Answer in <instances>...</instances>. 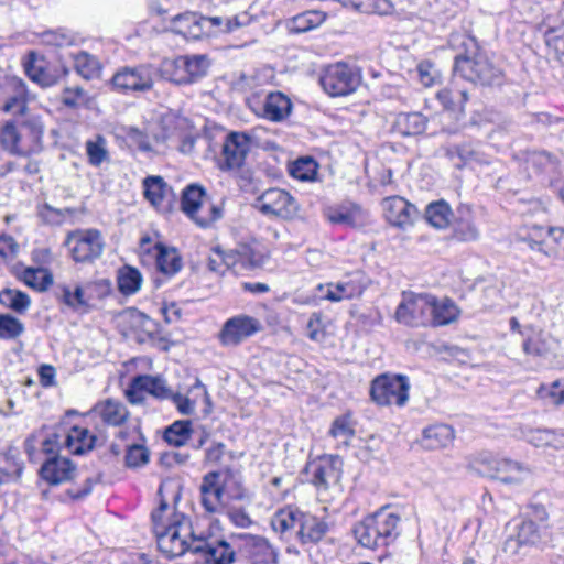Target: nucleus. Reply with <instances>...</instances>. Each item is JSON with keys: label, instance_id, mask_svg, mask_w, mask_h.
Returning a JSON list of instances; mask_svg holds the SVG:
<instances>
[{"label": "nucleus", "instance_id": "1", "mask_svg": "<svg viewBox=\"0 0 564 564\" xmlns=\"http://www.w3.org/2000/svg\"><path fill=\"white\" fill-rule=\"evenodd\" d=\"M164 508L154 514V533L160 552L173 558L183 555L186 551H192L193 535L199 532L192 529L184 514H175L170 527H164L160 518Z\"/></svg>", "mask_w": 564, "mask_h": 564}, {"label": "nucleus", "instance_id": "2", "mask_svg": "<svg viewBox=\"0 0 564 564\" xmlns=\"http://www.w3.org/2000/svg\"><path fill=\"white\" fill-rule=\"evenodd\" d=\"M360 83V69L344 62L325 66L319 75V84L330 97L348 96L357 90Z\"/></svg>", "mask_w": 564, "mask_h": 564}, {"label": "nucleus", "instance_id": "3", "mask_svg": "<svg viewBox=\"0 0 564 564\" xmlns=\"http://www.w3.org/2000/svg\"><path fill=\"white\" fill-rule=\"evenodd\" d=\"M454 72L471 83L481 85L500 84L503 78L501 69L481 53H476L473 56L468 54L457 55Z\"/></svg>", "mask_w": 564, "mask_h": 564}, {"label": "nucleus", "instance_id": "4", "mask_svg": "<svg viewBox=\"0 0 564 564\" xmlns=\"http://www.w3.org/2000/svg\"><path fill=\"white\" fill-rule=\"evenodd\" d=\"M65 246L75 262L93 263L102 254L105 240L98 229H76L67 234Z\"/></svg>", "mask_w": 564, "mask_h": 564}, {"label": "nucleus", "instance_id": "5", "mask_svg": "<svg viewBox=\"0 0 564 564\" xmlns=\"http://www.w3.org/2000/svg\"><path fill=\"white\" fill-rule=\"evenodd\" d=\"M246 102L257 117L272 122L283 121L292 110L290 98L280 91H256L247 97Z\"/></svg>", "mask_w": 564, "mask_h": 564}, {"label": "nucleus", "instance_id": "6", "mask_svg": "<svg viewBox=\"0 0 564 564\" xmlns=\"http://www.w3.org/2000/svg\"><path fill=\"white\" fill-rule=\"evenodd\" d=\"M410 384L401 375H380L371 382V399L379 405L403 406L409 400Z\"/></svg>", "mask_w": 564, "mask_h": 564}, {"label": "nucleus", "instance_id": "7", "mask_svg": "<svg viewBox=\"0 0 564 564\" xmlns=\"http://www.w3.org/2000/svg\"><path fill=\"white\" fill-rule=\"evenodd\" d=\"M182 210L199 227H208L221 217V209L206 202V193L202 186L189 185L183 191Z\"/></svg>", "mask_w": 564, "mask_h": 564}, {"label": "nucleus", "instance_id": "8", "mask_svg": "<svg viewBox=\"0 0 564 564\" xmlns=\"http://www.w3.org/2000/svg\"><path fill=\"white\" fill-rule=\"evenodd\" d=\"M432 294L402 292L395 310V319L403 325L419 327L431 323Z\"/></svg>", "mask_w": 564, "mask_h": 564}, {"label": "nucleus", "instance_id": "9", "mask_svg": "<svg viewBox=\"0 0 564 564\" xmlns=\"http://www.w3.org/2000/svg\"><path fill=\"white\" fill-rule=\"evenodd\" d=\"M192 552L203 554L208 564H231L236 556L231 545L212 529L193 535Z\"/></svg>", "mask_w": 564, "mask_h": 564}, {"label": "nucleus", "instance_id": "10", "mask_svg": "<svg viewBox=\"0 0 564 564\" xmlns=\"http://www.w3.org/2000/svg\"><path fill=\"white\" fill-rule=\"evenodd\" d=\"M155 69L150 64L120 68L111 79L116 90L122 94L144 93L153 88Z\"/></svg>", "mask_w": 564, "mask_h": 564}, {"label": "nucleus", "instance_id": "11", "mask_svg": "<svg viewBox=\"0 0 564 564\" xmlns=\"http://www.w3.org/2000/svg\"><path fill=\"white\" fill-rule=\"evenodd\" d=\"M223 25V18H207L195 12L178 14L172 21V30L185 39L199 40L216 36V28Z\"/></svg>", "mask_w": 564, "mask_h": 564}, {"label": "nucleus", "instance_id": "12", "mask_svg": "<svg viewBox=\"0 0 564 564\" xmlns=\"http://www.w3.org/2000/svg\"><path fill=\"white\" fill-rule=\"evenodd\" d=\"M262 329L261 322L252 316L240 314L227 319L218 334L225 347H236Z\"/></svg>", "mask_w": 564, "mask_h": 564}, {"label": "nucleus", "instance_id": "13", "mask_svg": "<svg viewBox=\"0 0 564 564\" xmlns=\"http://www.w3.org/2000/svg\"><path fill=\"white\" fill-rule=\"evenodd\" d=\"M256 207L267 216L292 218L297 212L295 199L281 188H269L256 200Z\"/></svg>", "mask_w": 564, "mask_h": 564}, {"label": "nucleus", "instance_id": "14", "mask_svg": "<svg viewBox=\"0 0 564 564\" xmlns=\"http://www.w3.org/2000/svg\"><path fill=\"white\" fill-rule=\"evenodd\" d=\"M251 149V138L245 132H230L221 149L219 169L221 171H238L246 161Z\"/></svg>", "mask_w": 564, "mask_h": 564}, {"label": "nucleus", "instance_id": "15", "mask_svg": "<svg viewBox=\"0 0 564 564\" xmlns=\"http://www.w3.org/2000/svg\"><path fill=\"white\" fill-rule=\"evenodd\" d=\"M0 99L3 100L2 110L12 115H23L29 101V91L25 83L15 76L2 77L0 85Z\"/></svg>", "mask_w": 564, "mask_h": 564}, {"label": "nucleus", "instance_id": "16", "mask_svg": "<svg viewBox=\"0 0 564 564\" xmlns=\"http://www.w3.org/2000/svg\"><path fill=\"white\" fill-rule=\"evenodd\" d=\"M170 399L175 404L177 411L183 415H192L199 402H203L205 405L203 409L205 415H208L212 412L213 405L210 397L206 387L198 379L191 387L186 395L173 393L171 391Z\"/></svg>", "mask_w": 564, "mask_h": 564}, {"label": "nucleus", "instance_id": "17", "mask_svg": "<svg viewBox=\"0 0 564 564\" xmlns=\"http://www.w3.org/2000/svg\"><path fill=\"white\" fill-rule=\"evenodd\" d=\"M382 208L387 221L399 228L412 225L417 214L416 207L400 196L384 198Z\"/></svg>", "mask_w": 564, "mask_h": 564}, {"label": "nucleus", "instance_id": "18", "mask_svg": "<svg viewBox=\"0 0 564 564\" xmlns=\"http://www.w3.org/2000/svg\"><path fill=\"white\" fill-rule=\"evenodd\" d=\"M443 151L447 160L457 169H462L465 165L473 163H488V160L480 151L479 145L473 142L447 145L443 148Z\"/></svg>", "mask_w": 564, "mask_h": 564}, {"label": "nucleus", "instance_id": "19", "mask_svg": "<svg viewBox=\"0 0 564 564\" xmlns=\"http://www.w3.org/2000/svg\"><path fill=\"white\" fill-rule=\"evenodd\" d=\"M340 460L337 457L322 458L312 465V482L318 489L337 485L341 478Z\"/></svg>", "mask_w": 564, "mask_h": 564}, {"label": "nucleus", "instance_id": "20", "mask_svg": "<svg viewBox=\"0 0 564 564\" xmlns=\"http://www.w3.org/2000/svg\"><path fill=\"white\" fill-rule=\"evenodd\" d=\"M382 546L391 544L400 534V517L383 508L370 516Z\"/></svg>", "mask_w": 564, "mask_h": 564}, {"label": "nucleus", "instance_id": "21", "mask_svg": "<svg viewBox=\"0 0 564 564\" xmlns=\"http://www.w3.org/2000/svg\"><path fill=\"white\" fill-rule=\"evenodd\" d=\"M219 478L218 471H210L203 477L200 485L202 505L209 513L218 512L223 507L224 488Z\"/></svg>", "mask_w": 564, "mask_h": 564}, {"label": "nucleus", "instance_id": "22", "mask_svg": "<svg viewBox=\"0 0 564 564\" xmlns=\"http://www.w3.org/2000/svg\"><path fill=\"white\" fill-rule=\"evenodd\" d=\"M76 467L67 457L54 456L41 467V477L51 485H58L73 478Z\"/></svg>", "mask_w": 564, "mask_h": 564}, {"label": "nucleus", "instance_id": "23", "mask_svg": "<svg viewBox=\"0 0 564 564\" xmlns=\"http://www.w3.org/2000/svg\"><path fill=\"white\" fill-rule=\"evenodd\" d=\"M243 546L256 563L278 564L279 553L270 542L260 535L242 534Z\"/></svg>", "mask_w": 564, "mask_h": 564}, {"label": "nucleus", "instance_id": "24", "mask_svg": "<svg viewBox=\"0 0 564 564\" xmlns=\"http://www.w3.org/2000/svg\"><path fill=\"white\" fill-rule=\"evenodd\" d=\"M217 257L225 261L227 268L256 269L264 263V256L248 245H242L229 253H218Z\"/></svg>", "mask_w": 564, "mask_h": 564}, {"label": "nucleus", "instance_id": "25", "mask_svg": "<svg viewBox=\"0 0 564 564\" xmlns=\"http://www.w3.org/2000/svg\"><path fill=\"white\" fill-rule=\"evenodd\" d=\"M25 74L35 84L41 87H51L59 80V73L48 67L44 58L30 53L28 62L24 64Z\"/></svg>", "mask_w": 564, "mask_h": 564}, {"label": "nucleus", "instance_id": "26", "mask_svg": "<svg viewBox=\"0 0 564 564\" xmlns=\"http://www.w3.org/2000/svg\"><path fill=\"white\" fill-rule=\"evenodd\" d=\"M519 544L536 547L547 546L552 542V531L549 524H539L534 520H525L518 531Z\"/></svg>", "mask_w": 564, "mask_h": 564}, {"label": "nucleus", "instance_id": "27", "mask_svg": "<svg viewBox=\"0 0 564 564\" xmlns=\"http://www.w3.org/2000/svg\"><path fill=\"white\" fill-rule=\"evenodd\" d=\"M317 289L324 299L330 302H340L360 296L365 290V285L361 281L351 279L349 281L328 283L326 285L319 284Z\"/></svg>", "mask_w": 564, "mask_h": 564}, {"label": "nucleus", "instance_id": "28", "mask_svg": "<svg viewBox=\"0 0 564 564\" xmlns=\"http://www.w3.org/2000/svg\"><path fill=\"white\" fill-rule=\"evenodd\" d=\"M144 197L158 209H166L172 199V188L161 176H148L143 180Z\"/></svg>", "mask_w": 564, "mask_h": 564}, {"label": "nucleus", "instance_id": "29", "mask_svg": "<svg viewBox=\"0 0 564 564\" xmlns=\"http://www.w3.org/2000/svg\"><path fill=\"white\" fill-rule=\"evenodd\" d=\"M25 156L36 153L42 149L43 123L39 117H29L18 124Z\"/></svg>", "mask_w": 564, "mask_h": 564}, {"label": "nucleus", "instance_id": "30", "mask_svg": "<svg viewBox=\"0 0 564 564\" xmlns=\"http://www.w3.org/2000/svg\"><path fill=\"white\" fill-rule=\"evenodd\" d=\"M93 412L107 425L120 426L129 417L127 406L119 400L106 399L93 408Z\"/></svg>", "mask_w": 564, "mask_h": 564}, {"label": "nucleus", "instance_id": "31", "mask_svg": "<svg viewBox=\"0 0 564 564\" xmlns=\"http://www.w3.org/2000/svg\"><path fill=\"white\" fill-rule=\"evenodd\" d=\"M302 516L303 511L292 506L279 509L271 518V528L281 536L296 535Z\"/></svg>", "mask_w": 564, "mask_h": 564}, {"label": "nucleus", "instance_id": "32", "mask_svg": "<svg viewBox=\"0 0 564 564\" xmlns=\"http://www.w3.org/2000/svg\"><path fill=\"white\" fill-rule=\"evenodd\" d=\"M96 436L86 427L73 426L63 434V445L70 454L83 455L95 447Z\"/></svg>", "mask_w": 564, "mask_h": 564}, {"label": "nucleus", "instance_id": "33", "mask_svg": "<svg viewBox=\"0 0 564 564\" xmlns=\"http://www.w3.org/2000/svg\"><path fill=\"white\" fill-rule=\"evenodd\" d=\"M328 531V524L310 513L303 512L301 523L296 530V538L303 544L321 541Z\"/></svg>", "mask_w": 564, "mask_h": 564}, {"label": "nucleus", "instance_id": "34", "mask_svg": "<svg viewBox=\"0 0 564 564\" xmlns=\"http://www.w3.org/2000/svg\"><path fill=\"white\" fill-rule=\"evenodd\" d=\"M521 437L535 447L564 448V434L552 430L525 427Z\"/></svg>", "mask_w": 564, "mask_h": 564}, {"label": "nucleus", "instance_id": "35", "mask_svg": "<svg viewBox=\"0 0 564 564\" xmlns=\"http://www.w3.org/2000/svg\"><path fill=\"white\" fill-rule=\"evenodd\" d=\"M432 302L431 326L448 325L458 318L460 311L451 299H437L432 295Z\"/></svg>", "mask_w": 564, "mask_h": 564}, {"label": "nucleus", "instance_id": "36", "mask_svg": "<svg viewBox=\"0 0 564 564\" xmlns=\"http://www.w3.org/2000/svg\"><path fill=\"white\" fill-rule=\"evenodd\" d=\"M454 440V430L447 424H434L426 427L422 435V445L427 449L448 446Z\"/></svg>", "mask_w": 564, "mask_h": 564}, {"label": "nucleus", "instance_id": "37", "mask_svg": "<svg viewBox=\"0 0 564 564\" xmlns=\"http://www.w3.org/2000/svg\"><path fill=\"white\" fill-rule=\"evenodd\" d=\"M530 475L531 470L528 466L517 460L503 458L495 478L508 485H519L528 479Z\"/></svg>", "mask_w": 564, "mask_h": 564}, {"label": "nucleus", "instance_id": "38", "mask_svg": "<svg viewBox=\"0 0 564 564\" xmlns=\"http://www.w3.org/2000/svg\"><path fill=\"white\" fill-rule=\"evenodd\" d=\"M327 217L333 224L356 227L364 224L366 215L359 206L347 204L329 209Z\"/></svg>", "mask_w": 564, "mask_h": 564}, {"label": "nucleus", "instance_id": "39", "mask_svg": "<svg viewBox=\"0 0 564 564\" xmlns=\"http://www.w3.org/2000/svg\"><path fill=\"white\" fill-rule=\"evenodd\" d=\"M23 471V462L21 460L20 451L10 446L4 453L0 454V473L2 481L17 480Z\"/></svg>", "mask_w": 564, "mask_h": 564}, {"label": "nucleus", "instance_id": "40", "mask_svg": "<svg viewBox=\"0 0 564 564\" xmlns=\"http://www.w3.org/2000/svg\"><path fill=\"white\" fill-rule=\"evenodd\" d=\"M0 144L10 154L25 156L18 123L7 121L0 130Z\"/></svg>", "mask_w": 564, "mask_h": 564}, {"label": "nucleus", "instance_id": "41", "mask_svg": "<svg viewBox=\"0 0 564 564\" xmlns=\"http://www.w3.org/2000/svg\"><path fill=\"white\" fill-rule=\"evenodd\" d=\"M96 288L105 289V284L102 282H87L84 285L76 286L74 292H72L69 288H64V302L73 308L88 306L90 302L94 301V295L90 293V290Z\"/></svg>", "mask_w": 564, "mask_h": 564}, {"label": "nucleus", "instance_id": "42", "mask_svg": "<svg viewBox=\"0 0 564 564\" xmlns=\"http://www.w3.org/2000/svg\"><path fill=\"white\" fill-rule=\"evenodd\" d=\"M557 165V159L546 151H532L525 158L527 170L536 175L555 172Z\"/></svg>", "mask_w": 564, "mask_h": 564}, {"label": "nucleus", "instance_id": "43", "mask_svg": "<svg viewBox=\"0 0 564 564\" xmlns=\"http://www.w3.org/2000/svg\"><path fill=\"white\" fill-rule=\"evenodd\" d=\"M520 240L528 242L532 250L545 254L546 240L551 237V227L545 228L539 225L525 226L518 232Z\"/></svg>", "mask_w": 564, "mask_h": 564}, {"label": "nucleus", "instance_id": "44", "mask_svg": "<svg viewBox=\"0 0 564 564\" xmlns=\"http://www.w3.org/2000/svg\"><path fill=\"white\" fill-rule=\"evenodd\" d=\"M156 249V267L160 272L172 276L182 269V258L175 248L158 245Z\"/></svg>", "mask_w": 564, "mask_h": 564}, {"label": "nucleus", "instance_id": "45", "mask_svg": "<svg viewBox=\"0 0 564 564\" xmlns=\"http://www.w3.org/2000/svg\"><path fill=\"white\" fill-rule=\"evenodd\" d=\"M328 434L336 440L339 445L348 446L355 436V424L349 414L336 417L329 429Z\"/></svg>", "mask_w": 564, "mask_h": 564}, {"label": "nucleus", "instance_id": "46", "mask_svg": "<svg viewBox=\"0 0 564 564\" xmlns=\"http://www.w3.org/2000/svg\"><path fill=\"white\" fill-rule=\"evenodd\" d=\"M452 215L449 205L444 200L431 203L425 209V219L438 229H444L449 225Z\"/></svg>", "mask_w": 564, "mask_h": 564}, {"label": "nucleus", "instance_id": "47", "mask_svg": "<svg viewBox=\"0 0 564 564\" xmlns=\"http://www.w3.org/2000/svg\"><path fill=\"white\" fill-rule=\"evenodd\" d=\"M354 535L358 543L368 549L383 547L378 539L376 528L370 516L366 517L361 522L355 525Z\"/></svg>", "mask_w": 564, "mask_h": 564}, {"label": "nucleus", "instance_id": "48", "mask_svg": "<svg viewBox=\"0 0 564 564\" xmlns=\"http://www.w3.org/2000/svg\"><path fill=\"white\" fill-rule=\"evenodd\" d=\"M397 128L404 135H416L424 132L426 119L420 112L400 113L395 120Z\"/></svg>", "mask_w": 564, "mask_h": 564}, {"label": "nucleus", "instance_id": "49", "mask_svg": "<svg viewBox=\"0 0 564 564\" xmlns=\"http://www.w3.org/2000/svg\"><path fill=\"white\" fill-rule=\"evenodd\" d=\"M522 349L524 354L529 356H546L551 350L550 338L542 332H532V334L525 335Z\"/></svg>", "mask_w": 564, "mask_h": 564}, {"label": "nucleus", "instance_id": "50", "mask_svg": "<svg viewBox=\"0 0 564 564\" xmlns=\"http://www.w3.org/2000/svg\"><path fill=\"white\" fill-rule=\"evenodd\" d=\"M502 459L491 453L482 452L473 457L470 467L482 476L495 478Z\"/></svg>", "mask_w": 564, "mask_h": 564}, {"label": "nucleus", "instance_id": "51", "mask_svg": "<svg viewBox=\"0 0 564 564\" xmlns=\"http://www.w3.org/2000/svg\"><path fill=\"white\" fill-rule=\"evenodd\" d=\"M0 303L19 314H24L30 305V296L19 290L4 289L0 292Z\"/></svg>", "mask_w": 564, "mask_h": 564}, {"label": "nucleus", "instance_id": "52", "mask_svg": "<svg viewBox=\"0 0 564 564\" xmlns=\"http://www.w3.org/2000/svg\"><path fill=\"white\" fill-rule=\"evenodd\" d=\"M142 283L141 273L129 265L121 268L118 272V288L119 291L124 295H131L137 293Z\"/></svg>", "mask_w": 564, "mask_h": 564}, {"label": "nucleus", "instance_id": "53", "mask_svg": "<svg viewBox=\"0 0 564 564\" xmlns=\"http://www.w3.org/2000/svg\"><path fill=\"white\" fill-rule=\"evenodd\" d=\"M180 65L185 68L189 77V84L206 75L210 65L206 55H184Z\"/></svg>", "mask_w": 564, "mask_h": 564}, {"label": "nucleus", "instance_id": "54", "mask_svg": "<svg viewBox=\"0 0 564 564\" xmlns=\"http://www.w3.org/2000/svg\"><path fill=\"white\" fill-rule=\"evenodd\" d=\"M192 434V422L188 420L175 421L166 427L164 432V440L173 446H182L189 438Z\"/></svg>", "mask_w": 564, "mask_h": 564}, {"label": "nucleus", "instance_id": "55", "mask_svg": "<svg viewBox=\"0 0 564 564\" xmlns=\"http://www.w3.org/2000/svg\"><path fill=\"white\" fill-rule=\"evenodd\" d=\"M326 17L327 14L319 10L305 11L293 18L292 30L296 33L307 32L319 26Z\"/></svg>", "mask_w": 564, "mask_h": 564}, {"label": "nucleus", "instance_id": "56", "mask_svg": "<svg viewBox=\"0 0 564 564\" xmlns=\"http://www.w3.org/2000/svg\"><path fill=\"white\" fill-rule=\"evenodd\" d=\"M74 67L85 79L98 77L100 73V64L98 59L86 52H78L74 55Z\"/></svg>", "mask_w": 564, "mask_h": 564}, {"label": "nucleus", "instance_id": "57", "mask_svg": "<svg viewBox=\"0 0 564 564\" xmlns=\"http://www.w3.org/2000/svg\"><path fill=\"white\" fill-rule=\"evenodd\" d=\"M436 97L445 109L452 111L463 110L464 105L468 100V95L465 89L454 87L440 90Z\"/></svg>", "mask_w": 564, "mask_h": 564}, {"label": "nucleus", "instance_id": "58", "mask_svg": "<svg viewBox=\"0 0 564 564\" xmlns=\"http://www.w3.org/2000/svg\"><path fill=\"white\" fill-rule=\"evenodd\" d=\"M137 384L142 387L145 393L158 399H170L171 390L160 377L149 375L137 376Z\"/></svg>", "mask_w": 564, "mask_h": 564}, {"label": "nucleus", "instance_id": "59", "mask_svg": "<svg viewBox=\"0 0 564 564\" xmlns=\"http://www.w3.org/2000/svg\"><path fill=\"white\" fill-rule=\"evenodd\" d=\"M88 163L93 166H100L109 160L107 141L104 137L97 135L94 140H87L85 143Z\"/></svg>", "mask_w": 564, "mask_h": 564}, {"label": "nucleus", "instance_id": "60", "mask_svg": "<svg viewBox=\"0 0 564 564\" xmlns=\"http://www.w3.org/2000/svg\"><path fill=\"white\" fill-rule=\"evenodd\" d=\"M318 164L311 156H303L290 165V174L300 181H313L317 174Z\"/></svg>", "mask_w": 564, "mask_h": 564}, {"label": "nucleus", "instance_id": "61", "mask_svg": "<svg viewBox=\"0 0 564 564\" xmlns=\"http://www.w3.org/2000/svg\"><path fill=\"white\" fill-rule=\"evenodd\" d=\"M22 279L26 285L39 291H44L53 284L52 274L41 267L25 269Z\"/></svg>", "mask_w": 564, "mask_h": 564}, {"label": "nucleus", "instance_id": "62", "mask_svg": "<svg viewBox=\"0 0 564 564\" xmlns=\"http://www.w3.org/2000/svg\"><path fill=\"white\" fill-rule=\"evenodd\" d=\"M545 42L564 66V26L549 29L545 32Z\"/></svg>", "mask_w": 564, "mask_h": 564}, {"label": "nucleus", "instance_id": "63", "mask_svg": "<svg viewBox=\"0 0 564 564\" xmlns=\"http://www.w3.org/2000/svg\"><path fill=\"white\" fill-rule=\"evenodd\" d=\"M545 256L564 259V228L551 227V237L546 240Z\"/></svg>", "mask_w": 564, "mask_h": 564}, {"label": "nucleus", "instance_id": "64", "mask_svg": "<svg viewBox=\"0 0 564 564\" xmlns=\"http://www.w3.org/2000/svg\"><path fill=\"white\" fill-rule=\"evenodd\" d=\"M538 394L554 405H564V380L554 381L550 386L542 384Z\"/></svg>", "mask_w": 564, "mask_h": 564}]
</instances>
